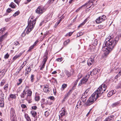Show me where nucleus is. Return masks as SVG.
Wrapping results in <instances>:
<instances>
[{
	"mask_svg": "<svg viewBox=\"0 0 121 121\" xmlns=\"http://www.w3.org/2000/svg\"><path fill=\"white\" fill-rule=\"evenodd\" d=\"M113 37V35H109L108 37L109 40L105 42V46L102 48V50L104 51V53L105 56L108 55L111 51L119 40L118 36H116L113 39H112Z\"/></svg>",
	"mask_w": 121,
	"mask_h": 121,
	"instance_id": "1",
	"label": "nucleus"
},
{
	"mask_svg": "<svg viewBox=\"0 0 121 121\" xmlns=\"http://www.w3.org/2000/svg\"><path fill=\"white\" fill-rule=\"evenodd\" d=\"M35 23V21H30V23L28 22V26L22 34L21 36L22 37H24L25 36L26 33L28 34L34 27Z\"/></svg>",
	"mask_w": 121,
	"mask_h": 121,
	"instance_id": "2",
	"label": "nucleus"
},
{
	"mask_svg": "<svg viewBox=\"0 0 121 121\" xmlns=\"http://www.w3.org/2000/svg\"><path fill=\"white\" fill-rule=\"evenodd\" d=\"M95 92L93 93L92 95V96L90 97L85 103L87 106L90 105L92 104L94 101H95L99 97L98 96L96 93H95Z\"/></svg>",
	"mask_w": 121,
	"mask_h": 121,
	"instance_id": "3",
	"label": "nucleus"
},
{
	"mask_svg": "<svg viewBox=\"0 0 121 121\" xmlns=\"http://www.w3.org/2000/svg\"><path fill=\"white\" fill-rule=\"evenodd\" d=\"M106 86L104 84H103L101 85L97 89L95 92V93H96V94H97L98 96L99 97L102 94L103 92L105 91L106 89Z\"/></svg>",
	"mask_w": 121,
	"mask_h": 121,
	"instance_id": "4",
	"label": "nucleus"
},
{
	"mask_svg": "<svg viewBox=\"0 0 121 121\" xmlns=\"http://www.w3.org/2000/svg\"><path fill=\"white\" fill-rule=\"evenodd\" d=\"M90 77V74L89 73H87L86 75L80 81V82L78 84L79 86H81V85L85 83L88 81Z\"/></svg>",
	"mask_w": 121,
	"mask_h": 121,
	"instance_id": "5",
	"label": "nucleus"
},
{
	"mask_svg": "<svg viewBox=\"0 0 121 121\" xmlns=\"http://www.w3.org/2000/svg\"><path fill=\"white\" fill-rule=\"evenodd\" d=\"M106 18V17L104 15L100 16L96 20V22L97 23H100L104 21Z\"/></svg>",
	"mask_w": 121,
	"mask_h": 121,
	"instance_id": "6",
	"label": "nucleus"
},
{
	"mask_svg": "<svg viewBox=\"0 0 121 121\" xmlns=\"http://www.w3.org/2000/svg\"><path fill=\"white\" fill-rule=\"evenodd\" d=\"M32 94V92L31 91L30 89L28 90L26 100L28 101H30L31 99V96Z\"/></svg>",
	"mask_w": 121,
	"mask_h": 121,
	"instance_id": "7",
	"label": "nucleus"
},
{
	"mask_svg": "<svg viewBox=\"0 0 121 121\" xmlns=\"http://www.w3.org/2000/svg\"><path fill=\"white\" fill-rule=\"evenodd\" d=\"M45 11L44 8L41 6H39L37 9L35 10V12L36 13L41 14Z\"/></svg>",
	"mask_w": 121,
	"mask_h": 121,
	"instance_id": "8",
	"label": "nucleus"
},
{
	"mask_svg": "<svg viewBox=\"0 0 121 121\" xmlns=\"http://www.w3.org/2000/svg\"><path fill=\"white\" fill-rule=\"evenodd\" d=\"M47 55V54H46L44 56V59L42 62L43 64L40 68V69L41 70H43L44 68L45 65L48 59Z\"/></svg>",
	"mask_w": 121,
	"mask_h": 121,
	"instance_id": "9",
	"label": "nucleus"
},
{
	"mask_svg": "<svg viewBox=\"0 0 121 121\" xmlns=\"http://www.w3.org/2000/svg\"><path fill=\"white\" fill-rule=\"evenodd\" d=\"M60 116L59 115V119L60 120H62V117L65 116L66 113V112L65 110V108H62L61 111L60 112Z\"/></svg>",
	"mask_w": 121,
	"mask_h": 121,
	"instance_id": "10",
	"label": "nucleus"
},
{
	"mask_svg": "<svg viewBox=\"0 0 121 121\" xmlns=\"http://www.w3.org/2000/svg\"><path fill=\"white\" fill-rule=\"evenodd\" d=\"M94 56H92L87 61V64L88 66H90L94 63Z\"/></svg>",
	"mask_w": 121,
	"mask_h": 121,
	"instance_id": "11",
	"label": "nucleus"
},
{
	"mask_svg": "<svg viewBox=\"0 0 121 121\" xmlns=\"http://www.w3.org/2000/svg\"><path fill=\"white\" fill-rule=\"evenodd\" d=\"M100 70L99 69L97 68H95L93 69V71H91L89 73L90 75L91 74V76L93 75H94L96 74Z\"/></svg>",
	"mask_w": 121,
	"mask_h": 121,
	"instance_id": "12",
	"label": "nucleus"
},
{
	"mask_svg": "<svg viewBox=\"0 0 121 121\" xmlns=\"http://www.w3.org/2000/svg\"><path fill=\"white\" fill-rule=\"evenodd\" d=\"M95 4V3L93 4V3L92 2H90V0H89L87 3L86 4H86V5H85V6L86 5V7L87 8V9H88V8H91V6H92V5H93L92 7H93L94 5Z\"/></svg>",
	"mask_w": 121,
	"mask_h": 121,
	"instance_id": "13",
	"label": "nucleus"
},
{
	"mask_svg": "<svg viewBox=\"0 0 121 121\" xmlns=\"http://www.w3.org/2000/svg\"><path fill=\"white\" fill-rule=\"evenodd\" d=\"M15 114V111L14 109L13 108H11L10 109V117L11 119L12 117L13 118H15L14 115Z\"/></svg>",
	"mask_w": 121,
	"mask_h": 121,
	"instance_id": "14",
	"label": "nucleus"
},
{
	"mask_svg": "<svg viewBox=\"0 0 121 121\" xmlns=\"http://www.w3.org/2000/svg\"><path fill=\"white\" fill-rule=\"evenodd\" d=\"M26 92H25V91H23V92L20 95L21 97L25 100H26Z\"/></svg>",
	"mask_w": 121,
	"mask_h": 121,
	"instance_id": "15",
	"label": "nucleus"
},
{
	"mask_svg": "<svg viewBox=\"0 0 121 121\" xmlns=\"http://www.w3.org/2000/svg\"><path fill=\"white\" fill-rule=\"evenodd\" d=\"M114 116L112 115L107 117L104 121H111L113 119Z\"/></svg>",
	"mask_w": 121,
	"mask_h": 121,
	"instance_id": "16",
	"label": "nucleus"
},
{
	"mask_svg": "<svg viewBox=\"0 0 121 121\" xmlns=\"http://www.w3.org/2000/svg\"><path fill=\"white\" fill-rule=\"evenodd\" d=\"M87 96L84 95H82V97L81 98V101H82L83 102H85Z\"/></svg>",
	"mask_w": 121,
	"mask_h": 121,
	"instance_id": "17",
	"label": "nucleus"
},
{
	"mask_svg": "<svg viewBox=\"0 0 121 121\" xmlns=\"http://www.w3.org/2000/svg\"><path fill=\"white\" fill-rule=\"evenodd\" d=\"M25 117L26 120V121H31L30 117L28 114L25 113Z\"/></svg>",
	"mask_w": 121,
	"mask_h": 121,
	"instance_id": "18",
	"label": "nucleus"
},
{
	"mask_svg": "<svg viewBox=\"0 0 121 121\" xmlns=\"http://www.w3.org/2000/svg\"><path fill=\"white\" fill-rule=\"evenodd\" d=\"M65 73L68 77H70L72 75L71 73L67 70H65Z\"/></svg>",
	"mask_w": 121,
	"mask_h": 121,
	"instance_id": "19",
	"label": "nucleus"
},
{
	"mask_svg": "<svg viewBox=\"0 0 121 121\" xmlns=\"http://www.w3.org/2000/svg\"><path fill=\"white\" fill-rule=\"evenodd\" d=\"M31 114H32L33 117H37L36 116L37 114V112L35 111H32L30 112Z\"/></svg>",
	"mask_w": 121,
	"mask_h": 121,
	"instance_id": "20",
	"label": "nucleus"
},
{
	"mask_svg": "<svg viewBox=\"0 0 121 121\" xmlns=\"http://www.w3.org/2000/svg\"><path fill=\"white\" fill-rule=\"evenodd\" d=\"M4 99H0V106L1 107H3L4 106Z\"/></svg>",
	"mask_w": 121,
	"mask_h": 121,
	"instance_id": "21",
	"label": "nucleus"
},
{
	"mask_svg": "<svg viewBox=\"0 0 121 121\" xmlns=\"http://www.w3.org/2000/svg\"><path fill=\"white\" fill-rule=\"evenodd\" d=\"M49 80L51 82H52V83H57V82L56 79L54 78L53 77L51 79Z\"/></svg>",
	"mask_w": 121,
	"mask_h": 121,
	"instance_id": "22",
	"label": "nucleus"
},
{
	"mask_svg": "<svg viewBox=\"0 0 121 121\" xmlns=\"http://www.w3.org/2000/svg\"><path fill=\"white\" fill-rule=\"evenodd\" d=\"M4 95L3 92L1 91H0V99H4Z\"/></svg>",
	"mask_w": 121,
	"mask_h": 121,
	"instance_id": "23",
	"label": "nucleus"
},
{
	"mask_svg": "<svg viewBox=\"0 0 121 121\" xmlns=\"http://www.w3.org/2000/svg\"><path fill=\"white\" fill-rule=\"evenodd\" d=\"M87 19H86L81 24L79 25L78 26V28H80L82 26L84 25L85 23L87 22Z\"/></svg>",
	"mask_w": 121,
	"mask_h": 121,
	"instance_id": "24",
	"label": "nucleus"
},
{
	"mask_svg": "<svg viewBox=\"0 0 121 121\" xmlns=\"http://www.w3.org/2000/svg\"><path fill=\"white\" fill-rule=\"evenodd\" d=\"M21 55V54H19L17 55L14 56L13 58V61L15 60H16L17 58L20 57Z\"/></svg>",
	"mask_w": 121,
	"mask_h": 121,
	"instance_id": "25",
	"label": "nucleus"
},
{
	"mask_svg": "<svg viewBox=\"0 0 121 121\" xmlns=\"http://www.w3.org/2000/svg\"><path fill=\"white\" fill-rule=\"evenodd\" d=\"M67 86V84H64L62 86V87L61 88V91H63L65 88Z\"/></svg>",
	"mask_w": 121,
	"mask_h": 121,
	"instance_id": "26",
	"label": "nucleus"
},
{
	"mask_svg": "<svg viewBox=\"0 0 121 121\" xmlns=\"http://www.w3.org/2000/svg\"><path fill=\"white\" fill-rule=\"evenodd\" d=\"M119 104L120 103L118 102H117L116 103H113L112 105V106L113 107L117 106L119 105Z\"/></svg>",
	"mask_w": 121,
	"mask_h": 121,
	"instance_id": "27",
	"label": "nucleus"
},
{
	"mask_svg": "<svg viewBox=\"0 0 121 121\" xmlns=\"http://www.w3.org/2000/svg\"><path fill=\"white\" fill-rule=\"evenodd\" d=\"M43 90L45 92H49V88L46 86L44 87L43 88Z\"/></svg>",
	"mask_w": 121,
	"mask_h": 121,
	"instance_id": "28",
	"label": "nucleus"
},
{
	"mask_svg": "<svg viewBox=\"0 0 121 121\" xmlns=\"http://www.w3.org/2000/svg\"><path fill=\"white\" fill-rule=\"evenodd\" d=\"M10 97L12 99H15L16 97V94H11L10 95Z\"/></svg>",
	"mask_w": 121,
	"mask_h": 121,
	"instance_id": "29",
	"label": "nucleus"
},
{
	"mask_svg": "<svg viewBox=\"0 0 121 121\" xmlns=\"http://www.w3.org/2000/svg\"><path fill=\"white\" fill-rule=\"evenodd\" d=\"M35 101H38L40 99V96L38 95H36L35 96Z\"/></svg>",
	"mask_w": 121,
	"mask_h": 121,
	"instance_id": "30",
	"label": "nucleus"
},
{
	"mask_svg": "<svg viewBox=\"0 0 121 121\" xmlns=\"http://www.w3.org/2000/svg\"><path fill=\"white\" fill-rule=\"evenodd\" d=\"M9 6L11 8H14L15 7V4L13 2H11L9 5Z\"/></svg>",
	"mask_w": 121,
	"mask_h": 121,
	"instance_id": "31",
	"label": "nucleus"
},
{
	"mask_svg": "<svg viewBox=\"0 0 121 121\" xmlns=\"http://www.w3.org/2000/svg\"><path fill=\"white\" fill-rule=\"evenodd\" d=\"M5 30V28H2L0 30V35H1L3 33L4 30Z\"/></svg>",
	"mask_w": 121,
	"mask_h": 121,
	"instance_id": "32",
	"label": "nucleus"
},
{
	"mask_svg": "<svg viewBox=\"0 0 121 121\" xmlns=\"http://www.w3.org/2000/svg\"><path fill=\"white\" fill-rule=\"evenodd\" d=\"M20 13V11H18L16 12L13 15V16L14 17H15L18 15Z\"/></svg>",
	"mask_w": 121,
	"mask_h": 121,
	"instance_id": "33",
	"label": "nucleus"
},
{
	"mask_svg": "<svg viewBox=\"0 0 121 121\" xmlns=\"http://www.w3.org/2000/svg\"><path fill=\"white\" fill-rule=\"evenodd\" d=\"M8 84H7L5 85L4 87V90L7 91L8 88Z\"/></svg>",
	"mask_w": 121,
	"mask_h": 121,
	"instance_id": "34",
	"label": "nucleus"
},
{
	"mask_svg": "<svg viewBox=\"0 0 121 121\" xmlns=\"http://www.w3.org/2000/svg\"><path fill=\"white\" fill-rule=\"evenodd\" d=\"M19 83H17V85L18 86L21 84L22 81V79H20L18 80Z\"/></svg>",
	"mask_w": 121,
	"mask_h": 121,
	"instance_id": "35",
	"label": "nucleus"
},
{
	"mask_svg": "<svg viewBox=\"0 0 121 121\" xmlns=\"http://www.w3.org/2000/svg\"><path fill=\"white\" fill-rule=\"evenodd\" d=\"M86 5V4H84V5H82V6H81V7H79L78 9H77L76 10V12H78L79 11L80 9L82 8L84 6H85V5Z\"/></svg>",
	"mask_w": 121,
	"mask_h": 121,
	"instance_id": "36",
	"label": "nucleus"
},
{
	"mask_svg": "<svg viewBox=\"0 0 121 121\" xmlns=\"http://www.w3.org/2000/svg\"><path fill=\"white\" fill-rule=\"evenodd\" d=\"M6 34V33L4 35H2V36L0 38V42L2 41L3 38L5 36Z\"/></svg>",
	"mask_w": 121,
	"mask_h": 121,
	"instance_id": "37",
	"label": "nucleus"
},
{
	"mask_svg": "<svg viewBox=\"0 0 121 121\" xmlns=\"http://www.w3.org/2000/svg\"><path fill=\"white\" fill-rule=\"evenodd\" d=\"M48 98V99H50V100H52L53 101H54L55 99L54 97L53 96H50Z\"/></svg>",
	"mask_w": 121,
	"mask_h": 121,
	"instance_id": "38",
	"label": "nucleus"
},
{
	"mask_svg": "<svg viewBox=\"0 0 121 121\" xmlns=\"http://www.w3.org/2000/svg\"><path fill=\"white\" fill-rule=\"evenodd\" d=\"M34 75L33 74H32L30 77L31 81L32 82H33L34 79Z\"/></svg>",
	"mask_w": 121,
	"mask_h": 121,
	"instance_id": "39",
	"label": "nucleus"
},
{
	"mask_svg": "<svg viewBox=\"0 0 121 121\" xmlns=\"http://www.w3.org/2000/svg\"><path fill=\"white\" fill-rule=\"evenodd\" d=\"M9 56V55L8 53H7L4 56V58L5 59H8Z\"/></svg>",
	"mask_w": 121,
	"mask_h": 121,
	"instance_id": "40",
	"label": "nucleus"
},
{
	"mask_svg": "<svg viewBox=\"0 0 121 121\" xmlns=\"http://www.w3.org/2000/svg\"><path fill=\"white\" fill-rule=\"evenodd\" d=\"M21 106V107L23 108H27L26 106L24 104H22Z\"/></svg>",
	"mask_w": 121,
	"mask_h": 121,
	"instance_id": "41",
	"label": "nucleus"
},
{
	"mask_svg": "<svg viewBox=\"0 0 121 121\" xmlns=\"http://www.w3.org/2000/svg\"><path fill=\"white\" fill-rule=\"evenodd\" d=\"M34 47V46L32 45L29 48V49L28 50V51H30L32 49H33Z\"/></svg>",
	"mask_w": 121,
	"mask_h": 121,
	"instance_id": "42",
	"label": "nucleus"
},
{
	"mask_svg": "<svg viewBox=\"0 0 121 121\" xmlns=\"http://www.w3.org/2000/svg\"><path fill=\"white\" fill-rule=\"evenodd\" d=\"M81 100H80V101H79L77 105L76 106V108H78V107L77 106L78 105L80 106V105H81Z\"/></svg>",
	"mask_w": 121,
	"mask_h": 121,
	"instance_id": "43",
	"label": "nucleus"
},
{
	"mask_svg": "<svg viewBox=\"0 0 121 121\" xmlns=\"http://www.w3.org/2000/svg\"><path fill=\"white\" fill-rule=\"evenodd\" d=\"M113 95V94L112 93V91H111L109 92V93L108 94V96H111Z\"/></svg>",
	"mask_w": 121,
	"mask_h": 121,
	"instance_id": "44",
	"label": "nucleus"
},
{
	"mask_svg": "<svg viewBox=\"0 0 121 121\" xmlns=\"http://www.w3.org/2000/svg\"><path fill=\"white\" fill-rule=\"evenodd\" d=\"M49 115V113L48 111H46L45 112V115L46 117L48 116Z\"/></svg>",
	"mask_w": 121,
	"mask_h": 121,
	"instance_id": "45",
	"label": "nucleus"
},
{
	"mask_svg": "<svg viewBox=\"0 0 121 121\" xmlns=\"http://www.w3.org/2000/svg\"><path fill=\"white\" fill-rule=\"evenodd\" d=\"M69 95L67 93L65 95V96L64 98V99H65L67 98L68 97Z\"/></svg>",
	"mask_w": 121,
	"mask_h": 121,
	"instance_id": "46",
	"label": "nucleus"
},
{
	"mask_svg": "<svg viewBox=\"0 0 121 121\" xmlns=\"http://www.w3.org/2000/svg\"><path fill=\"white\" fill-rule=\"evenodd\" d=\"M55 0H49L48 1V3L49 4H51Z\"/></svg>",
	"mask_w": 121,
	"mask_h": 121,
	"instance_id": "47",
	"label": "nucleus"
},
{
	"mask_svg": "<svg viewBox=\"0 0 121 121\" xmlns=\"http://www.w3.org/2000/svg\"><path fill=\"white\" fill-rule=\"evenodd\" d=\"M29 88V87L28 86H26L24 89V90L23 91H25V92H26V91H27V90H29V89H28Z\"/></svg>",
	"mask_w": 121,
	"mask_h": 121,
	"instance_id": "48",
	"label": "nucleus"
},
{
	"mask_svg": "<svg viewBox=\"0 0 121 121\" xmlns=\"http://www.w3.org/2000/svg\"><path fill=\"white\" fill-rule=\"evenodd\" d=\"M79 79V78H78L77 80L75 81L74 84V86H76V85H77V82L78 81Z\"/></svg>",
	"mask_w": 121,
	"mask_h": 121,
	"instance_id": "49",
	"label": "nucleus"
},
{
	"mask_svg": "<svg viewBox=\"0 0 121 121\" xmlns=\"http://www.w3.org/2000/svg\"><path fill=\"white\" fill-rule=\"evenodd\" d=\"M98 27L100 29H102L103 28V25H99Z\"/></svg>",
	"mask_w": 121,
	"mask_h": 121,
	"instance_id": "50",
	"label": "nucleus"
},
{
	"mask_svg": "<svg viewBox=\"0 0 121 121\" xmlns=\"http://www.w3.org/2000/svg\"><path fill=\"white\" fill-rule=\"evenodd\" d=\"M38 41V40H36L35 42L33 44V46H34V47L36 45V44L37 43Z\"/></svg>",
	"mask_w": 121,
	"mask_h": 121,
	"instance_id": "51",
	"label": "nucleus"
},
{
	"mask_svg": "<svg viewBox=\"0 0 121 121\" xmlns=\"http://www.w3.org/2000/svg\"><path fill=\"white\" fill-rule=\"evenodd\" d=\"M62 58H58L56 59V60L60 62L62 61Z\"/></svg>",
	"mask_w": 121,
	"mask_h": 121,
	"instance_id": "52",
	"label": "nucleus"
},
{
	"mask_svg": "<svg viewBox=\"0 0 121 121\" xmlns=\"http://www.w3.org/2000/svg\"><path fill=\"white\" fill-rule=\"evenodd\" d=\"M25 62L26 63V62ZM26 64V63L25 65L23 66H21L20 67L19 71H21V70L23 68V67Z\"/></svg>",
	"mask_w": 121,
	"mask_h": 121,
	"instance_id": "53",
	"label": "nucleus"
},
{
	"mask_svg": "<svg viewBox=\"0 0 121 121\" xmlns=\"http://www.w3.org/2000/svg\"><path fill=\"white\" fill-rule=\"evenodd\" d=\"M26 71H27V72H30V67H28V69H26Z\"/></svg>",
	"mask_w": 121,
	"mask_h": 121,
	"instance_id": "54",
	"label": "nucleus"
},
{
	"mask_svg": "<svg viewBox=\"0 0 121 121\" xmlns=\"http://www.w3.org/2000/svg\"><path fill=\"white\" fill-rule=\"evenodd\" d=\"M73 32H69L67 34V35H68L69 36H70L73 34Z\"/></svg>",
	"mask_w": 121,
	"mask_h": 121,
	"instance_id": "55",
	"label": "nucleus"
},
{
	"mask_svg": "<svg viewBox=\"0 0 121 121\" xmlns=\"http://www.w3.org/2000/svg\"><path fill=\"white\" fill-rule=\"evenodd\" d=\"M31 108L32 109L34 110H36L37 109V107L36 106H34L32 107Z\"/></svg>",
	"mask_w": 121,
	"mask_h": 121,
	"instance_id": "56",
	"label": "nucleus"
},
{
	"mask_svg": "<svg viewBox=\"0 0 121 121\" xmlns=\"http://www.w3.org/2000/svg\"><path fill=\"white\" fill-rule=\"evenodd\" d=\"M11 11V9L9 8H8L7 10V11L9 13Z\"/></svg>",
	"mask_w": 121,
	"mask_h": 121,
	"instance_id": "57",
	"label": "nucleus"
},
{
	"mask_svg": "<svg viewBox=\"0 0 121 121\" xmlns=\"http://www.w3.org/2000/svg\"><path fill=\"white\" fill-rule=\"evenodd\" d=\"M14 1L17 4H18L19 3L20 1L19 0H14Z\"/></svg>",
	"mask_w": 121,
	"mask_h": 121,
	"instance_id": "58",
	"label": "nucleus"
},
{
	"mask_svg": "<svg viewBox=\"0 0 121 121\" xmlns=\"http://www.w3.org/2000/svg\"><path fill=\"white\" fill-rule=\"evenodd\" d=\"M72 92V90H70L67 93L70 95L71 93Z\"/></svg>",
	"mask_w": 121,
	"mask_h": 121,
	"instance_id": "59",
	"label": "nucleus"
},
{
	"mask_svg": "<svg viewBox=\"0 0 121 121\" xmlns=\"http://www.w3.org/2000/svg\"><path fill=\"white\" fill-rule=\"evenodd\" d=\"M60 23V21H58L56 23L55 26H56ZM56 27V26H55V27Z\"/></svg>",
	"mask_w": 121,
	"mask_h": 121,
	"instance_id": "60",
	"label": "nucleus"
},
{
	"mask_svg": "<svg viewBox=\"0 0 121 121\" xmlns=\"http://www.w3.org/2000/svg\"><path fill=\"white\" fill-rule=\"evenodd\" d=\"M45 101V99H42L41 101V103H43Z\"/></svg>",
	"mask_w": 121,
	"mask_h": 121,
	"instance_id": "61",
	"label": "nucleus"
},
{
	"mask_svg": "<svg viewBox=\"0 0 121 121\" xmlns=\"http://www.w3.org/2000/svg\"><path fill=\"white\" fill-rule=\"evenodd\" d=\"M18 44L19 43L17 41L15 42L14 44L16 46L17 45H18Z\"/></svg>",
	"mask_w": 121,
	"mask_h": 121,
	"instance_id": "62",
	"label": "nucleus"
},
{
	"mask_svg": "<svg viewBox=\"0 0 121 121\" xmlns=\"http://www.w3.org/2000/svg\"><path fill=\"white\" fill-rule=\"evenodd\" d=\"M11 119L12 121H17L16 120H15V118H13L12 117V118Z\"/></svg>",
	"mask_w": 121,
	"mask_h": 121,
	"instance_id": "63",
	"label": "nucleus"
},
{
	"mask_svg": "<svg viewBox=\"0 0 121 121\" xmlns=\"http://www.w3.org/2000/svg\"><path fill=\"white\" fill-rule=\"evenodd\" d=\"M121 74V70L117 74V75L118 76H120Z\"/></svg>",
	"mask_w": 121,
	"mask_h": 121,
	"instance_id": "64",
	"label": "nucleus"
}]
</instances>
